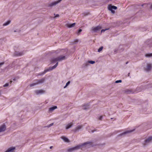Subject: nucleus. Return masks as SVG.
<instances>
[{
  "mask_svg": "<svg viewBox=\"0 0 152 152\" xmlns=\"http://www.w3.org/2000/svg\"><path fill=\"white\" fill-rule=\"evenodd\" d=\"M92 143L91 142H87L81 145L79 144L77 146L72 148H69L67 150L68 151L71 152L75 150H77L83 147L84 146H85V147L89 148L91 146Z\"/></svg>",
  "mask_w": 152,
  "mask_h": 152,
  "instance_id": "f257e3e1",
  "label": "nucleus"
},
{
  "mask_svg": "<svg viewBox=\"0 0 152 152\" xmlns=\"http://www.w3.org/2000/svg\"><path fill=\"white\" fill-rule=\"evenodd\" d=\"M58 64V62H57L56 64H55V65L51 67H50L48 69H45V70L43 72L39 73V75H42L45 74L47 72L49 71H51L53 69H55L56 67L57 66Z\"/></svg>",
  "mask_w": 152,
  "mask_h": 152,
  "instance_id": "f03ea898",
  "label": "nucleus"
},
{
  "mask_svg": "<svg viewBox=\"0 0 152 152\" xmlns=\"http://www.w3.org/2000/svg\"><path fill=\"white\" fill-rule=\"evenodd\" d=\"M144 46L151 48L152 47V41L151 40H148L145 42Z\"/></svg>",
  "mask_w": 152,
  "mask_h": 152,
  "instance_id": "7ed1b4c3",
  "label": "nucleus"
},
{
  "mask_svg": "<svg viewBox=\"0 0 152 152\" xmlns=\"http://www.w3.org/2000/svg\"><path fill=\"white\" fill-rule=\"evenodd\" d=\"M102 28V27L100 26H97L95 27L92 28V31L94 32H96L99 31Z\"/></svg>",
  "mask_w": 152,
  "mask_h": 152,
  "instance_id": "20e7f679",
  "label": "nucleus"
},
{
  "mask_svg": "<svg viewBox=\"0 0 152 152\" xmlns=\"http://www.w3.org/2000/svg\"><path fill=\"white\" fill-rule=\"evenodd\" d=\"M152 67V65L151 64H147L146 67L144 68V69L146 72H149L151 70Z\"/></svg>",
  "mask_w": 152,
  "mask_h": 152,
  "instance_id": "39448f33",
  "label": "nucleus"
},
{
  "mask_svg": "<svg viewBox=\"0 0 152 152\" xmlns=\"http://www.w3.org/2000/svg\"><path fill=\"white\" fill-rule=\"evenodd\" d=\"M58 4V2L56 1L52 2L48 4V7L52 8L53 7L56 6Z\"/></svg>",
  "mask_w": 152,
  "mask_h": 152,
  "instance_id": "423d86ee",
  "label": "nucleus"
},
{
  "mask_svg": "<svg viewBox=\"0 0 152 152\" xmlns=\"http://www.w3.org/2000/svg\"><path fill=\"white\" fill-rule=\"evenodd\" d=\"M45 80V78H43L41 79H36L35 81H36L37 84H42L43 83Z\"/></svg>",
  "mask_w": 152,
  "mask_h": 152,
  "instance_id": "0eeeda50",
  "label": "nucleus"
},
{
  "mask_svg": "<svg viewBox=\"0 0 152 152\" xmlns=\"http://www.w3.org/2000/svg\"><path fill=\"white\" fill-rule=\"evenodd\" d=\"M66 57L65 56H60L56 58V59L58 61H61L63 60H64L66 59Z\"/></svg>",
  "mask_w": 152,
  "mask_h": 152,
  "instance_id": "6e6552de",
  "label": "nucleus"
},
{
  "mask_svg": "<svg viewBox=\"0 0 152 152\" xmlns=\"http://www.w3.org/2000/svg\"><path fill=\"white\" fill-rule=\"evenodd\" d=\"M6 129V125L4 124L0 126V132L4 131Z\"/></svg>",
  "mask_w": 152,
  "mask_h": 152,
  "instance_id": "1a4fd4ad",
  "label": "nucleus"
},
{
  "mask_svg": "<svg viewBox=\"0 0 152 152\" xmlns=\"http://www.w3.org/2000/svg\"><path fill=\"white\" fill-rule=\"evenodd\" d=\"M95 62L94 61H88V63H86V64H83V67H85L86 66H87L88 65V63H89L91 64H93L95 63Z\"/></svg>",
  "mask_w": 152,
  "mask_h": 152,
  "instance_id": "9d476101",
  "label": "nucleus"
},
{
  "mask_svg": "<svg viewBox=\"0 0 152 152\" xmlns=\"http://www.w3.org/2000/svg\"><path fill=\"white\" fill-rule=\"evenodd\" d=\"M24 53L23 52H17L15 51L14 53V54L16 56H20L23 55L24 54Z\"/></svg>",
  "mask_w": 152,
  "mask_h": 152,
  "instance_id": "9b49d317",
  "label": "nucleus"
},
{
  "mask_svg": "<svg viewBox=\"0 0 152 152\" xmlns=\"http://www.w3.org/2000/svg\"><path fill=\"white\" fill-rule=\"evenodd\" d=\"M134 130V129L133 130H130L129 131H126V132H124L123 133L120 134V135L121 136L124 135H125V134H128L129 133L132 132H133Z\"/></svg>",
  "mask_w": 152,
  "mask_h": 152,
  "instance_id": "f8f14e48",
  "label": "nucleus"
},
{
  "mask_svg": "<svg viewBox=\"0 0 152 152\" xmlns=\"http://www.w3.org/2000/svg\"><path fill=\"white\" fill-rule=\"evenodd\" d=\"M35 93L37 95L39 94H43L45 91L42 90H36L35 91Z\"/></svg>",
  "mask_w": 152,
  "mask_h": 152,
  "instance_id": "ddd939ff",
  "label": "nucleus"
},
{
  "mask_svg": "<svg viewBox=\"0 0 152 152\" xmlns=\"http://www.w3.org/2000/svg\"><path fill=\"white\" fill-rule=\"evenodd\" d=\"M124 92L126 94H129L130 93H134L132 90L129 89H126L124 90Z\"/></svg>",
  "mask_w": 152,
  "mask_h": 152,
  "instance_id": "4468645a",
  "label": "nucleus"
},
{
  "mask_svg": "<svg viewBox=\"0 0 152 152\" xmlns=\"http://www.w3.org/2000/svg\"><path fill=\"white\" fill-rule=\"evenodd\" d=\"M57 106H54L53 107H51L49 109V111L50 112H52L54 110L57 108Z\"/></svg>",
  "mask_w": 152,
  "mask_h": 152,
  "instance_id": "2eb2a0df",
  "label": "nucleus"
},
{
  "mask_svg": "<svg viewBox=\"0 0 152 152\" xmlns=\"http://www.w3.org/2000/svg\"><path fill=\"white\" fill-rule=\"evenodd\" d=\"M152 140V136L149 137L148 139L145 140L146 143H148Z\"/></svg>",
  "mask_w": 152,
  "mask_h": 152,
  "instance_id": "dca6fc26",
  "label": "nucleus"
},
{
  "mask_svg": "<svg viewBox=\"0 0 152 152\" xmlns=\"http://www.w3.org/2000/svg\"><path fill=\"white\" fill-rule=\"evenodd\" d=\"M61 138L65 142H69V140L64 136H62L61 137Z\"/></svg>",
  "mask_w": 152,
  "mask_h": 152,
  "instance_id": "f3484780",
  "label": "nucleus"
},
{
  "mask_svg": "<svg viewBox=\"0 0 152 152\" xmlns=\"http://www.w3.org/2000/svg\"><path fill=\"white\" fill-rule=\"evenodd\" d=\"M89 108V105L88 104L84 105L83 107V109L84 110L88 109Z\"/></svg>",
  "mask_w": 152,
  "mask_h": 152,
  "instance_id": "a211bd4d",
  "label": "nucleus"
},
{
  "mask_svg": "<svg viewBox=\"0 0 152 152\" xmlns=\"http://www.w3.org/2000/svg\"><path fill=\"white\" fill-rule=\"evenodd\" d=\"M82 128V126H78L75 128L74 129V131L75 132H76L79 131V130L80 129Z\"/></svg>",
  "mask_w": 152,
  "mask_h": 152,
  "instance_id": "6ab92c4d",
  "label": "nucleus"
},
{
  "mask_svg": "<svg viewBox=\"0 0 152 152\" xmlns=\"http://www.w3.org/2000/svg\"><path fill=\"white\" fill-rule=\"evenodd\" d=\"M73 124L71 123L69 124H67L66 127V129H68L71 128Z\"/></svg>",
  "mask_w": 152,
  "mask_h": 152,
  "instance_id": "aec40b11",
  "label": "nucleus"
},
{
  "mask_svg": "<svg viewBox=\"0 0 152 152\" xmlns=\"http://www.w3.org/2000/svg\"><path fill=\"white\" fill-rule=\"evenodd\" d=\"M37 84V82L36 81H35V80L34 81V83L32 84H31L30 85V86L31 87H32L36 85Z\"/></svg>",
  "mask_w": 152,
  "mask_h": 152,
  "instance_id": "412c9836",
  "label": "nucleus"
},
{
  "mask_svg": "<svg viewBox=\"0 0 152 152\" xmlns=\"http://www.w3.org/2000/svg\"><path fill=\"white\" fill-rule=\"evenodd\" d=\"M75 24V23H74L72 24H69L68 25V27L69 28H70L74 27Z\"/></svg>",
  "mask_w": 152,
  "mask_h": 152,
  "instance_id": "4be33fe9",
  "label": "nucleus"
},
{
  "mask_svg": "<svg viewBox=\"0 0 152 152\" xmlns=\"http://www.w3.org/2000/svg\"><path fill=\"white\" fill-rule=\"evenodd\" d=\"M11 21L10 20H8L6 22L4 23L3 24V26H6L8 25L10 23Z\"/></svg>",
  "mask_w": 152,
  "mask_h": 152,
  "instance_id": "5701e85b",
  "label": "nucleus"
},
{
  "mask_svg": "<svg viewBox=\"0 0 152 152\" xmlns=\"http://www.w3.org/2000/svg\"><path fill=\"white\" fill-rule=\"evenodd\" d=\"M109 7H110V8L113 10H116L117 9V7L116 6H114L110 5L109 6Z\"/></svg>",
  "mask_w": 152,
  "mask_h": 152,
  "instance_id": "b1692460",
  "label": "nucleus"
},
{
  "mask_svg": "<svg viewBox=\"0 0 152 152\" xmlns=\"http://www.w3.org/2000/svg\"><path fill=\"white\" fill-rule=\"evenodd\" d=\"M58 61L57 60V59H56V58H53L51 60V63H55L56 61Z\"/></svg>",
  "mask_w": 152,
  "mask_h": 152,
  "instance_id": "393cba45",
  "label": "nucleus"
},
{
  "mask_svg": "<svg viewBox=\"0 0 152 152\" xmlns=\"http://www.w3.org/2000/svg\"><path fill=\"white\" fill-rule=\"evenodd\" d=\"M145 56L147 57H150L152 56V53H148L145 55Z\"/></svg>",
  "mask_w": 152,
  "mask_h": 152,
  "instance_id": "a878e982",
  "label": "nucleus"
},
{
  "mask_svg": "<svg viewBox=\"0 0 152 152\" xmlns=\"http://www.w3.org/2000/svg\"><path fill=\"white\" fill-rule=\"evenodd\" d=\"M108 9L110 11H111V12L113 13L114 14L115 13V11L113 10L112 9L110 8V7H109Z\"/></svg>",
  "mask_w": 152,
  "mask_h": 152,
  "instance_id": "bb28decb",
  "label": "nucleus"
},
{
  "mask_svg": "<svg viewBox=\"0 0 152 152\" xmlns=\"http://www.w3.org/2000/svg\"><path fill=\"white\" fill-rule=\"evenodd\" d=\"M70 83V81H68L66 84V85L64 87V88H65Z\"/></svg>",
  "mask_w": 152,
  "mask_h": 152,
  "instance_id": "cd10ccee",
  "label": "nucleus"
},
{
  "mask_svg": "<svg viewBox=\"0 0 152 152\" xmlns=\"http://www.w3.org/2000/svg\"><path fill=\"white\" fill-rule=\"evenodd\" d=\"M103 48V47L102 46L100 47L98 50V52H100L101 51H102Z\"/></svg>",
  "mask_w": 152,
  "mask_h": 152,
  "instance_id": "c85d7f7f",
  "label": "nucleus"
},
{
  "mask_svg": "<svg viewBox=\"0 0 152 152\" xmlns=\"http://www.w3.org/2000/svg\"><path fill=\"white\" fill-rule=\"evenodd\" d=\"M82 31V30L81 29H79L78 30V31L77 33L78 35H79V34Z\"/></svg>",
  "mask_w": 152,
  "mask_h": 152,
  "instance_id": "c756f323",
  "label": "nucleus"
},
{
  "mask_svg": "<svg viewBox=\"0 0 152 152\" xmlns=\"http://www.w3.org/2000/svg\"><path fill=\"white\" fill-rule=\"evenodd\" d=\"M78 42V40H77V39H76L74 40V44H76Z\"/></svg>",
  "mask_w": 152,
  "mask_h": 152,
  "instance_id": "7c9ffc66",
  "label": "nucleus"
},
{
  "mask_svg": "<svg viewBox=\"0 0 152 152\" xmlns=\"http://www.w3.org/2000/svg\"><path fill=\"white\" fill-rule=\"evenodd\" d=\"M122 82V80H117L115 81V83H121Z\"/></svg>",
  "mask_w": 152,
  "mask_h": 152,
  "instance_id": "2f4dec72",
  "label": "nucleus"
},
{
  "mask_svg": "<svg viewBox=\"0 0 152 152\" xmlns=\"http://www.w3.org/2000/svg\"><path fill=\"white\" fill-rule=\"evenodd\" d=\"M54 15L55 16L54 17V18H56V17H58L59 16V14H56L55 13H54Z\"/></svg>",
  "mask_w": 152,
  "mask_h": 152,
  "instance_id": "473e14b6",
  "label": "nucleus"
},
{
  "mask_svg": "<svg viewBox=\"0 0 152 152\" xmlns=\"http://www.w3.org/2000/svg\"><path fill=\"white\" fill-rule=\"evenodd\" d=\"M103 118V116H102L101 115L99 116V120H102Z\"/></svg>",
  "mask_w": 152,
  "mask_h": 152,
  "instance_id": "72a5a7b5",
  "label": "nucleus"
},
{
  "mask_svg": "<svg viewBox=\"0 0 152 152\" xmlns=\"http://www.w3.org/2000/svg\"><path fill=\"white\" fill-rule=\"evenodd\" d=\"M108 29H102L101 30V33H102V32H104L105 31H106V30H107Z\"/></svg>",
  "mask_w": 152,
  "mask_h": 152,
  "instance_id": "f704fd0d",
  "label": "nucleus"
},
{
  "mask_svg": "<svg viewBox=\"0 0 152 152\" xmlns=\"http://www.w3.org/2000/svg\"><path fill=\"white\" fill-rule=\"evenodd\" d=\"M9 85V84L8 83H6L5 85L3 86L4 87H6L7 86Z\"/></svg>",
  "mask_w": 152,
  "mask_h": 152,
  "instance_id": "c9c22d12",
  "label": "nucleus"
},
{
  "mask_svg": "<svg viewBox=\"0 0 152 152\" xmlns=\"http://www.w3.org/2000/svg\"><path fill=\"white\" fill-rule=\"evenodd\" d=\"M96 130H91V131H89V132L90 133H93L94 132H95V131H96Z\"/></svg>",
  "mask_w": 152,
  "mask_h": 152,
  "instance_id": "e433bc0d",
  "label": "nucleus"
},
{
  "mask_svg": "<svg viewBox=\"0 0 152 152\" xmlns=\"http://www.w3.org/2000/svg\"><path fill=\"white\" fill-rule=\"evenodd\" d=\"M53 123H52V124H50V125H49L48 126H47L48 127H49L51 126H52V125H53Z\"/></svg>",
  "mask_w": 152,
  "mask_h": 152,
  "instance_id": "4c0bfd02",
  "label": "nucleus"
},
{
  "mask_svg": "<svg viewBox=\"0 0 152 152\" xmlns=\"http://www.w3.org/2000/svg\"><path fill=\"white\" fill-rule=\"evenodd\" d=\"M4 64V62L0 63V66H1V65H3Z\"/></svg>",
  "mask_w": 152,
  "mask_h": 152,
  "instance_id": "58836bf2",
  "label": "nucleus"
},
{
  "mask_svg": "<svg viewBox=\"0 0 152 152\" xmlns=\"http://www.w3.org/2000/svg\"><path fill=\"white\" fill-rule=\"evenodd\" d=\"M152 87V84H151L148 85V88H151Z\"/></svg>",
  "mask_w": 152,
  "mask_h": 152,
  "instance_id": "ea45409f",
  "label": "nucleus"
},
{
  "mask_svg": "<svg viewBox=\"0 0 152 152\" xmlns=\"http://www.w3.org/2000/svg\"><path fill=\"white\" fill-rule=\"evenodd\" d=\"M62 0H58V1H56L58 2V3L60 2H61Z\"/></svg>",
  "mask_w": 152,
  "mask_h": 152,
  "instance_id": "a19ab883",
  "label": "nucleus"
},
{
  "mask_svg": "<svg viewBox=\"0 0 152 152\" xmlns=\"http://www.w3.org/2000/svg\"><path fill=\"white\" fill-rule=\"evenodd\" d=\"M12 80L14 81H15L16 80V79L15 78L12 79Z\"/></svg>",
  "mask_w": 152,
  "mask_h": 152,
  "instance_id": "79ce46f5",
  "label": "nucleus"
},
{
  "mask_svg": "<svg viewBox=\"0 0 152 152\" xmlns=\"http://www.w3.org/2000/svg\"><path fill=\"white\" fill-rule=\"evenodd\" d=\"M150 8L151 9H152V4L151 6L150 7Z\"/></svg>",
  "mask_w": 152,
  "mask_h": 152,
  "instance_id": "37998d69",
  "label": "nucleus"
},
{
  "mask_svg": "<svg viewBox=\"0 0 152 152\" xmlns=\"http://www.w3.org/2000/svg\"><path fill=\"white\" fill-rule=\"evenodd\" d=\"M146 5V4H142V5H141V6H142H142H143V5Z\"/></svg>",
  "mask_w": 152,
  "mask_h": 152,
  "instance_id": "c03bdc74",
  "label": "nucleus"
},
{
  "mask_svg": "<svg viewBox=\"0 0 152 152\" xmlns=\"http://www.w3.org/2000/svg\"><path fill=\"white\" fill-rule=\"evenodd\" d=\"M129 75H130V73H129L128 74V76H129Z\"/></svg>",
  "mask_w": 152,
  "mask_h": 152,
  "instance_id": "a18cd8bd",
  "label": "nucleus"
},
{
  "mask_svg": "<svg viewBox=\"0 0 152 152\" xmlns=\"http://www.w3.org/2000/svg\"><path fill=\"white\" fill-rule=\"evenodd\" d=\"M128 62H128V61H127V62H126V64H128Z\"/></svg>",
  "mask_w": 152,
  "mask_h": 152,
  "instance_id": "49530a36",
  "label": "nucleus"
},
{
  "mask_svg": "<svg viewBox=\"0 0 152 152\" xmlns=\"http://www.w3.org/2000/svg\"><path fill=\"white\" fill-rule=\"evenodd\" d=\"M53 146H51L50 147V149H51L52 148H53Z\"/></svg>",
  "mask_w": 152,
  "mask_h": 152,
  "instance_id": "de8ad7c7",
  "label": "nucleus"
},
{
  "mask_svg": "<svg viewBox=\"0 0 152 152\" xmlns=\"http://www.w3.org/2000/svg\"><path fill=\"white\" fill-rule=\"evenodd\" d=\"M12 82V80H11L10 81V83H11Z\"/></svg>",
  "mask_w": 152,
  "mask_h": 152,
  "instance_id": "09e8293b",
  "label": "nucleus"
},
{
  "mask_svg": "<svg viewBox=\"0 0 152 152\" xmlns=\"http://www.w3.org/2000/svg\"><path fill=\"white\" fill-rule=\"evenodd\" d=\"M113 119V118H111V119Z\"/></svg>",
  "mask_w": 152,
  "mask_h": 152,
  "instance_id": "8fccbe9b",
  "label": "nucleus"
},
{
  "mask_svg": "<svg viewBox=\"0 0 152 152\" xmlns=\"http://www.w3.org/2000/svg\"><path fill=\"white\" fill-rule=\"evenodd\" d=\"M14 32H16V31L15 30V31H14Z\"/></svg>",
  "mask_w": 152,
  "mask_h": 152,
  "instance_id": "3c124183",
  "label": "nucleus"
}]
</instances>
